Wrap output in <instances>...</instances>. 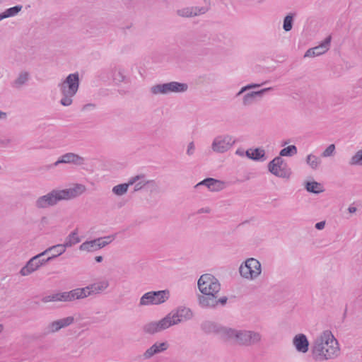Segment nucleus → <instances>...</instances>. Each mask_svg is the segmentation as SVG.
Instances as JSON below:
<instances>
[{"instance_id":"obj_1","label":"nucleus","mask_w":362,"mask_h":362,"mask_svg":"<svg viewBox=\"0 0 362 362\" xmlns=\"http://www.w3.org/2000/svg\"><path fill=\"white\" fill-rule=\"evenodd\" d=\"M197 286L202 295H198L199 304L202 308H216L218 305L222 306L227 303L228 298H218L221 284L218 280L212 274H202L198 280Z\"/></svg>"},{"instance_id":"obj_2","label":"nucleus","mask_w":362,"mask_h":362,"mask_svg":"<svg viewBox=\"0 0 362 362\" xmlns=\"http://www.w3.org/2000/svg\"><path fill=\"white\" fill-rule=\"evenodd\" d=\"M338 342L330 331H325L316 338L311 349L313 359L322 361L338 354Z\"/></svg>"},{"instance_id":"obj_3","label":"nucleus","mask_w":362,"mask_h":362,"mask_svg":"<svg viewBox=\"0 0 362 362\" xmlns=\"http://www.w3.org/2000/svg\"><path fill=\"white\" fill-rule=\"evenodd\" d=\"M86 190V187L81 184H76L74 187L57 190L53 189L45 195L37 199L35 206L37 209H45L56 205L59 201L75 198Z\"/></svg>"},{"instance_id":"obj_4","label":"nucleus","mask_w":362,"mask_h":362,"mask_svg":"<svg viewBox=\"0 0 362 362\" xmlns=\"http://www.w3.org/2000/svg\"><path fill=\"white\" fill-rule=\"evenodd\" d=\"M60 92L63 95L60 103L63 106H69L72 103L71 98L75 95L79 88L78 73L69 74L65 80L59 84Z\"/></svg>"},{"instance_id":"obj_5","label":"nucleus","mask_w":362,"mask_h":362,"mask_svg":"<svg viewBox=\"0 0 362 362\" xmlns=\"http://www.w3.org/2000/svg\"><path fill=\"white\" fill-rule=\"evenodd\" d=\"M225 333L229 338L235 339L237 343L242 346H253L257 344L262 339V335L259 332L250 330L228 329Z\"/></svg>"},{"instance_id":"obj_6","label":"nucleus","mask_w":362,"mask_h":362,"mask_svg":"<svg viewBox=\"0 0 362 362\" xmlns=\"http://www.w3.org/2000/svg\"><path fill=\"white\" fill-rule=\"evenodd\" d=\"M170 298V291L168 289L149 291L144 293L140 298L139 306L150 305H160L167 301Z\"/></svg>"},{"instance_id":"obj_7","label":"nucleus","mask_w":362,"mask_h":362,"mask_svg":"<svg viewBox=\"0 0 362 362\" xmlns=\"http://www.w3.org/2000/svg\"><path fill=\"white\" fill-rule=\"evenodd\" d=\"M188 89V85L184 83L172 81L153 86L151 91L153 94H168L169 93H183Z\"/></svg>"},{"instance_id":"obj_8","label":"nucleus","mask_w":362,"mask_h":362,"mask_svg":"<svg viewBox=\"0 0 362 362\" xmlns=\"http://www.w3.org/2000/svg\"><path fill=\"white\" fill-rule=\"evenodd\" d=\"M269 171L276 177L288 179L291 175V170L287 164L280 157H275L268 164Z\"/></svg>"},{"instance_id":"obj_9","label":"nucleus","mask_w":362,"mask_h":362,"mask_svg":"<svg viewBox=\"0 0 362 362\" xmlns=\"http://www.w3.org/2000/svg\"><path fill=\"white\" fill-rule=\"evenodd\" d=\"M170 327H171L170 317L165 316L159 321H153L145 324L143 326V331L146 334H154Z\"/></svg>"},{"instance_id":"obj_10","label":"nucleus","mask_w":362,"mask_h":362,"mask_svg":"<svg viewBox=\"0 0 362 362\" xmlns=\"http://www.w3.org/2000/svg\"><path fill=\"white\" fill-rule=\"evenodd\" d=\"M85 159L83 157L74 153H66L60 156L54 163L49 165L48 168H52L59 165V164H73L75 165H82L84 164Z\"/></svg>"},{"instance_id":"obj_11","label":"nucleus","mask_w":362,"mask_h":362,"mask_svg":"<svg viewBox=\"0 0 362 362\" xmlns=\"http://www.w3.org/2000/svg\"><path fill=\"white\" fill-rule=\"evenodd\" d=\"M170 317L171 326L189 320L192 317V312L189 308H178L175 311H172L166 315Z\"/></svg>"},{"instance_id":"obj_12","label":"nucleus","mask_w":362,"mask_h":362,"mask_svg":"<svg viewBox=\"0 0 362 362\" xmlns=\"http://www.w3.org/2000/svg\"><path fill=\"white\" fill-rule=\"evenodd\" d=\"M235 142L230 136H218L212 143V149L217 153H224L230 149Z\"/></svg>"},{"instance_id":"obj_13","label":"nucleus","mask_w":362,"mask_h":362,"mask_svg":"<svg viewBox=\"0 0 362 362\" xmlns=\"http://www.w3.org/2000/svg\"><path fill=\"white\" fill-rule=\"evenodd\" d=\"M45 255V252H41L38 255H35L32 258H30L25 264L24 267L21 268L20 270V274L21 276H28L37 271L42 267V263L40 262L38 259L40 257H44Z\"/></svg>"},{"instance_id":"obj_14","label":"nucleus","mask_w":362,"mask_h":362,"mask_svg":"<svg viewBox=\"0 0 362 362\" xmlns=\"http://www.w3.org/2000/svg\"><path fill=\"white\" fill-rule=\"evenodd\" d=\"M332 37L327 36L318 46L308 49L304 54V57H314L325 53L330 46Z\"/></svg>"},{"instance_id":"obj_15","label":"nucleus","mask_w":362,"mask_h":362,"mask_svg":"<svg viewBox=\"0 0 362 362\" xmlns=\"http://www.w3.org/2000/svg\"><path fill=\"white\" fill-rule=\"evenodd\" d=\"M74 322V318L72 316H69L62 319L54 320L49 324L47 327L48 333H54L58 332L62 328H65Z\"/></svg>"},{"instance_id":"obj_16","label":"nucleus","mask_w":362,"mask_h":362,"mask_svg":"<svg viewBox=\"0 0 362 362\" xmlns=\"http://www.w3.org/2000/svg\"><path fill=\"white\" fill-rule=\"evenodd\" d=\"M204 185L212 192H218L223 189L224 183L218 180L208 177L195 185V188Z\"/></svg>"},{"instance_id":"obj_17","label":"nucleus","mask_w":362,"mask_h":362,"mask_svg":"<svg viewBox=\"0 0 362 362\" xmlns=\"http://www.w3.org/2000/svg\"><path fill=\"white\" fill-rule=\"evenodd\" d=\"M272 88H266L257 91H251L243 95V104L244 106L252 105L256 101L257 98H262V95L267 91L272 90Z\"/></svg>"},{"instance_id":"obj_18","label":"nucleus","mask_w":362,"mask_h":362,"mask_svg":"<svg viewBox=\"0 0 362 362\" xmlns=\"http://www.w3.org/2000/svg\"><path fill=\"white\" fill-rule=\"evenodd\" d=\"M144 175L132 177L127 183H122L115 186L112 188V192L117 196H122L127 192L129 185H134L136 182H138L139 180L144 178Z\"/></svg>"},{"instance_id":"obj_19","label":"nucleus","mask_w":362,"mask_h":362,"mask_svg":"<svg viewBox=\"0 0 362 362\" xmlns=\"http://www.w3.org/2000/svg\"><path fill=\"white\" fill-rule=\"evenodd\" d=\"M293 344L298 352L306 353L309 349V341L304 334H296L293 339Z\"/></svg>"},{"instance_id":"obj_20","label":"nucleus","mask_w":362,"mask_h":362,"mask_svg":"<svg viewBox=\"0 0 362 362\" xmlns=\"http://www.w3.org/2000/svg\"><path fill=\"white\" fill-rule=\"evenodd\" d=\"M207 11L206 7L183 8L177 11V14L181 17L189 18L199 14H204Z\"/></svg>"},{"instance_id":"obj_21","label":"nucleus","mask_w":362,"mask_h":362,"mask_svg":"<svg viewBox=\"0 0 362 362\" xmlns=\"http://www.w3.org/2000/svg\"><path fill=\"white\" fill-rule=\"evenodd\" d=\"M109 286L107 281H103L97 283L90 284L88 286L83 288L86 290V296L100 293L103 291L105 290Z\"/></svg>"},{"instance_id":"obj_22","label":"nucleus","mask_w":362,"mask_h":362,"mask_svg":"<svg viewBox=\"0 0 362 362\" xmlns=\"http://www.w3.org/2000/svg\"><path fill=\"white\" fill-rule=\"evenodd\" d=\"M168 347L167 342H162L158 344L157 343L153 344L144 353V357L146 359L151 358L155 354H159L165 351Z\"/></svg>"},{"instance_id":"obj_23","label":"nucleus","mask_w":362,"mask_h":362,"mask_svg":"<svg viewBox=\"0 0 362 362\" xmlns=\"http://www.w3.org/2000/svg\"><path fill=\"white\" fill-rule=\"evenodd\" d=\"M245 156L253 160H265V151L261 148H256L255 149L250 148L245 151Z\"/></svg>"},{"instance_id":"obj_24","label":"nucleus","mask_w":362,"mask_h":362,"mask_svg":"<svg viewBox=\"0 0 362 362\" xmlns=\"http://www.w3.org/2000/svg\"><path fill=\"white\" fill-rule=\"evenodd\" d=\"M78 229L76 228L66 238L63 243L66 247H71L81 242V238L78 235Z\"/></svg>"},{"instance_id":"obj_25","label":"nucleus","mask_w":362,"mask_h":362,"mask_svg":"<svg viewBox=\"0 0 362 362\" xmlns=\"http://www.w3.org/2000/svg\"><path fill=\"white\" fill-rule=\"evenodd\" d=\"M100 242L95 239L86 241L79 246V250L82 251H87L89 252H95L99 250L97 243Z\"/></svg>"},{"instance_id":"obj_26","label":"nucleus","mask_w":362,"mask_h":362,"mask_svg":"<svg viewBox=\"0 0 362 362\" xmlns=\"http://www.w3.org/2000/svg\"><path fill=\"white\" fill-rule=\"evenodd\" d=\"M69 301L86 298V290L83 288H77L68 291Z\"/></svg>"},{"instance_id":"obj_27","label":"nucleus","mask_w":362,"mask_h":362,"mask_svg":"<svg viewBox=\"0 0 362 362\" xmlns=\"http://www.w3.org/2000/svg\"><path fill=\"white\" fill-rule=\"evenodd\" d=\"M305 187L308 192L314 194H319L324 191L322 185L315 181L307 182L305 183Z\"/></svg>"},{"instance_id":"obj_28","label":"nucleus","mask_w":362,"mask_h":362,"mask_svg":"<svg viewBox=\"0 0 362 362\" xmlns=\"http://www.w3.org/2000/svg\"><path fill=\"white\" fill-rule=\"evenodd\" d=\"M249 266V269L251 272H257L256 277H257L261 273V264L258 260L254 258H250L246 260Z\"/></svg>"},{"instance_id":"obj_29","label":"nucleus","mask_w":362,"mask_h":362,"mask_svg":"<svg viewBox=\"0 0 362 362\" xmlns=\"http://www.w3.org/2000/svg\"><path fill=\"white\" fill-rule=\"evenodd\" d=\"M66 248L67 247L64 244H58L48 247L45 251H43V252H45V255H47L48 252L54 251L55 253L53 254L52 256H56L57 258L59 255L64 253Z\"/></svg>"},{"instance_id":"obj_30","label":"nucleus","mask_w":362,"mask_h":362,"mask_svg":"<svg viewBox=\"0 0 362 362\" xmlns=\"http://www.w3.org/2000/svg\"><path fill=\"white\" fill-rule=\"evenodd\" d=\"M239 272L240 275L244 278L251 279L256 278L257 272H251V271L249 269V266L247 263V261L245 262L244 264L240 265L239 268Z\"/></svg>"},{"instance_id":"obj_31","label":"nucleus","mask_w":362,"mask_h":362,"mask_svg":"<svg viewBox=\"0 0 362 362\" xmlns=\"http://www.w3.org/2000/svg\"><path fill=\"white\" fill-rule=\"evenodd\" d=\"M29 78V74L26 71L21 72L18 78L13 81V87L15 88H21L23 85H24Z\"/></svg>"},{"instance_id":"obj_32","label":"nucleus","mask_w":362,"mask_h":362,"mask_svg":"<svg viewBox=\"0 0 362 362\" xmlns=\"http://www.w3.org/2000/svg\"><path fill=\"white\" fill-rule=\"evenodd\" d=\"M296 13H290L284 17L283 28L286 32L290 31L293 28V18Z\"/></svg>"},{"instance_id":"obj_33","label":"nucleus","mask_w":362,"mask_h":362,"mask_svg":"<svg viewBox=\"0 0 362 362\" xmlns=\"http://www.w3.org/2000/svg\"><path fill=\"white\" fill-rule=\"evenodd\" d=\"M298 150L295 145H291L284 148L279 152V156H293L297 154Z\"/></svg>"},{"instance_id":"obj_34","label":"nucleus","mask_w":362,"mask_h":362,"mask_svg":"<svg viewBox=\"0 0 362 362\" xmlns=\"http://www.w3.org/2000/svg\"><path fill=\"white\" fill-rule=\"evenodd\" d=\"M306 163L313 170H316L320 164L319 158L313 155L309 154L306 157Z\"/></svg>"},{"instance_id":"obj_35","label":"nucleus","mask_w":362,"mask_h":362,"mask_svg":"<svg viewBox=\"0 0 362 362\" xmlns=\"http://www.w3.org/2000/svg\"><path fill=\"white\" fill-rule=\"evenodd\" d=\"M202 329L205 333H212L217 332V326L214 322L205 321L201 325Z\"/></svg>"},{"instance_id":"obj_36","label":"nucleus","mask_w":362,"mask_h":362,"mask_svg":"<svg viewBox=\"0 0 362 362\" xmlns=\"http://www.w3.org/2000/svg\"><path fill=\"white\" fill-rule=\"evenodd\" d=\"M143 180H144V178H141V179L139 180V182H136L134 183L135 184L134 189V192L141 189L146 185H150L151 186H152L153 187H155V188L157 187V185L154 180L144 181Z\"/></svg>"},{"instance_id":"obj_37","label":"nucleus","mask_w":362,"mask_h":362,"mask_svg":"<svg viewBox=\"0 0 362 362\" xmlns=\"http://www.w3.org/2000/svg\"><path fill=\"white\" fill-rule=\"evenodd\" d=\"M349 163L351 165H362V149L358 151L355 155L352 156Z\"/></svg>"},{"instance_id":"obj_38","label":"nucleus","mask_w":362,"mask_h":362,"mask_svg":"<svg viewBox=\"0 0 362 362\" xmlns=\"http://www.w3.org/2000/svg\"><path fill=\"white\" fill-rule=\"evenodd\" d=\"M23 8L21 5H17L13 7H11L7 8L4 13L6 14V18L12 17L16 16Z\"/></svg>"},{"instance_id":"obj_39","label":"nucleus","mask_w":362,"mask_h":362,"mask_svg":"<svg viewBox=\"0 0 362 362\" xmlns=\"http://www.w3.org/2000/svg\"><path fill=\"white\" fill-rule=\"evenodd\" d=\"M335 145L334 144H330L329 145L327 148L322 153L321 156L324 158L330 157L334 155L335 153Z\"/></svg>"},{"instance_id":"obj_40","label":"nucleus","mask_w":362,"mask_h":362,"mask_svg":"<svg viewBox=\"0 0 362 362\" xmlns=\"http://www.w3.org/2000/svg\"><path fill=\"white\" fill-rule=\"evenodd\" d=\"M95 240L100 241V242L97 243L99 250L105 247L106 245H107L109 243H110L112 242V239H111L110 236H107V237H105V238H96Z\"/></svg>"},{"instance_id":"obj_41","label":"nucleus","mask_w":362,"mask_h":362,"mask_svg":"<svg viewBox=\"0 0 362 362\" xmlns=\"http://www.w3.org/2000/svg\"><path fill=\"white\" fill-rule=\"evenodd\" d=\"M260 86H261V84H259V83H250L245 86H243V88H241V89L239 90V92L236 94V97H238L239 95H240L241 94H243L247 90L255 88H258Z\"/></svg>"},{"instance_id":"obj_42","label":"nucleus","mask_w":362,"mask_h":362,"mask_svg":"<svg viewBox=\"0 0 362 362\" xmlns=\"http://www.w3.org/2000/svg\"><path fill=\"white\" fill-rule=\"evenodd\" d=\"M57 301L69 302L68 291L56 293Z\"/></svg>"},{"instance_id":"obj_43","label":"nucleus","mask_w":362,"mask_h":362,"mask_svg":"<svg viewBox=\"0 0 362 362\" xmlns=\"http://www.w3.org/2000/svg\"><path fill=\"white\" fill-rule=\"evenodd\" d=\"M207 39H208V35L204 31L198 33L195 37V40L197 42H205Z\"/></svg>"},{"instance_id":"obj_44","label":"nucleus","mask_w":362,"mask_h":362,"mask_svg":"<svg viewBox=\"0 0 362 362\" xmlns=\"http://www.w3.org/2000/svg\"><path fill=\"white\" fill-rule=\"evenodd\" d=\"M41 300L43 303H48V302H51V301H57L56 293H54L52 295H49V296H44V297H42Z\"/></svg>"},{"instance_id":"obj_45","label":"nucleus","mask_w":362,"mask_h":362,"mask_svg":"<svg viewBox=\"0 0 362 362\" xmlns=\"http://www.w3.org/2000/svg\"><path fill=\"white\" fill-rule=\"evenodd\" d=\"M55 258H56V256H49L47 258H43V257H40L38 259V260L40 261V262L42 263V266H43V265L46 264L47 262L53 260Z\"/></svg>"},{"instance_id":"obj_46","label":"nucleus","mask_w":362,"mask_h":362,"mask_svg":"<svg viewBox=\"0 0 362 362\" xmlns=\"http://www.w3.org/2000/svg\"><path fill=\"white\" fill-rule=\"evenodd\" d=\"M124 78L125 76L120 71L114 75V80L117 81L119 82L123 81Z\"/></svg>"},{"instance_id":"obj_47","label":"nucleus","mask_w":362,"mask_h":362,"mask_svg":"<svg viewBox=\"0 0 362 362\" xmlns=\"http://www.w3.org/2000/svg\"><path fill=\"white\" fill-rule=\"evenodd\" d=\"M194 143L193 142H190L189 144H188V146H187V153L189 155V156H191L194 153Z\"/></svg>"},{"instance_id":"obj_48","label":"nucleus","mask_w":362,"mask_h":362,"mask_svg":"<svg viewBox=\"0 0 362 362\" xmlns=\"http://www.w3.org/2000/svg\"><path fill=\"white\" fill-rule=\"evenodd\" d=\"M48 223H49V220H48L47 217L42 216L40 219V226H42V227H45Z\"/></svg>"},{"instance_id":"obj_49","label":"nucleus","mask_w":362,"mask_h":362,"mask_svg":"<svg viewBox=\"0 0 362 362\" xmlns=\"http://www.w3.org/2000/svg\"><path fill=\"white\" fill-rule=\"evenodd\" d=\"M210 212H211L210 208L206 207V208H202V209H199L197 211V214H200L202 213L209 214Z\"/></svg>"},{"instance_id":"obj_50","label":"nucleus","mask_w":362,"mask_h":362,"mask_svg":"<svg viewBox=\"0 0 362 362\" xmlns=\"http://www.w3.org/2000/svg\"><path fill=\"white\" fill-rule=\"evenodd\" d=\"M325 221H320L315 224V228L317 230H322L325 228Z\"/></svg>"},{"instance_id":"obj_51","label":"nucleus","mask_w":362,"mask_h":362,"mask_svg":"<svg viewBox=\"0 0 362 362\" xmlns=\"http://www.w3.org/2000/svg\"><path fill=\"white\" fill-rule=\"evenodd\" d=\"M235 153H236L237 155L240 156H243L244 155H245V151H244V150H243V149H241V148H238V149L236 151Z\"/></svg>"},{"instance_id":"obj_52","label":"nucleus","mask_w":362,"mask_h":362,"mask_svg":"<svg viewBox=\"0 0 362 362\" xmlns=\"http://www.w3.org/2000/svg\"><path fill=\"white\" fill-rule=\"evenodd\" d=\"M94 107H95L94 104L88 103V104H86L85 105H83V110H87L88 108Z\"/></svg>"},{"instance_id":"obj_53","label":"nucleus","mask_w":362,"mask_h":362,"mask_svg":"<svg viewBox=\"0 0 362 362\" xmlns=\"http://www.w3.org/2000/svg\"><path fill=\"white\" fill-rule=\"evenodd\" d=\"M348 211H349V213L352 214L356 211V208L354 206H349Z\"/></svg>"},{"instance_id":"obj_54","label":"nucleus","mask_w":362,"mask_h":362,"mask_svg":"<svg viewBox=\"0 0 362 362\" xmlns=\"http://www.w3.org/2000/svg\"><path fill=\"white\" fill-rule=\"evenodd\" d=\"M95 260L97 262L100 263V262H101L103 260V257L102 256H96V257H95Z\"/></svg>"},{"instance_id":"obj_55","label":"nucleus","mask_w":362,"mask_h":362,"mask_svg":"<svg viewBox=\"0 0 362 362\" xmlns=\"http://www.w3.org/2000/svg\"><path fill=\"white\" fill-rule=\"evenodd\" d=\"M4 18H6L4 11L0 13V21Z\"/></svg>"},{"instance_id":"obj_56","label":"nucleus","mask_w":362,"mask_h":362,"mask_svg":"<svg viewBox=\"0 0 362 362\" xmlns=\"http://www.w3.org/2000/svg\"><path fill=\"white\" fill-rule=\"evenodd\" d=\"M4 330V325L2 324H0V333H1Z\"/></svg>"},{"instance_id":"obj_57","label":"nucleus","mask_w":362,"mask_h":362,"mask_svg":"<svg viewBox=\"0 0 362 362\" xmlns=\"http://www.w3.org/2000/svg\"><path fill=\"white\" fill-rule=\"evenodd\" d=\"M151 187H152L153 189H151V192H153V189H156L158 188V187H157L156 188H155V187H153L152 186H151Z\"/></svg>"},{"instance_id":"obj_58","label":"nucleus","mask_w":362,"mask_h":362,"mask_svg":"<svg viewBox=\"0 0 362 362\" xmlns=\"http://www.w3.org/2000/svg\"><path fill=\"white\" fill-rule=\"evenodd\" d=\"M151 187H152L153 189H151V192H153V189H156L158 188V187H157L156 188H155V187H153L152 186H151Z\"/></svg>"},{"instance_id":"obj_59","label":"nucleus","mask_w":362,"mask_h":362,"mask_svg":"<svg viewBox=\"0 0 362 362\" xmlns=\"http://www.w3.org/2000/svg\"><path fill=\"white\" fill-rule=\"evenodd\" d=\"M346 311H347V310H346V309H345V311H344V317H345V316H346Z\"/></svg>"},{"instance_id":"obj_60","label":"nucleus","mask_w":362,"mask_h":362,"mask_svg":"<svg viewBox=\"0 0 362 362\" xmlns=\"http://www.w3.org/2000/svg\"><path fill=\"white\" fill-rule=\"evenodd\" d=\"M5 115L6 114L0 111V115Z\"/></svg>"},{"instance_id":"obj_61","label":"nucleus","mask_w":362,"mask_h":362,"mask_svg":"<svg viewBox=\"0 0 362 362\" xmlns=\"http://www.w3.org/2000/svg\"><path fill=\"white\" fill-rule=\"evenodd\" d=\"M287 144V141H285L284 144H283V146Z\"/></svg>"}]
</instances>
